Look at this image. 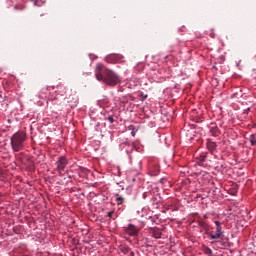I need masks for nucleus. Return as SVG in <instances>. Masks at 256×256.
Instances as JSON below:
<instances>
[{"mask_svg": "<svg viewBox=\"0 0 256 256\" xmlns=\"http://www.w3.org/2000/svg\"><path fill=\"white\" fill-rule=\"evenodd\" d=\"M103 69L105 66L102 63H98L95 68V77L97 81H102L108 87H115L121 83V77L112 70H108L103 75Z\"/></svg>", "mask_w": 256, "mask_h": 256, "instance_id": "f257e3e1", "label": "nucleus"}, {"mask_svg": "<svg viewBox=\"0 0 256 256\" xmlns=\"http://www.w3.org/2000/svg\"><path fill=\"white\" fill-rule=\"evenodd\" d=\"M25 141H27V133L25 131H18L14 133L10 139V145L14 153H19L23 151L25 147Z\"/></svg>", "mask_w": 256, "mask_h": 256, "instance_id": "f03ea898", "label": "nucleus"}, {"mask_svg": "<svg viewBox=\"0 0 256 256\" xmlns=\"http://www.w3.org/2000/svg\"><path fill=\"white\" fill-rule=\"evenodd\" d=\"M144 203L150 209H159V203H161V195L157 193V190L146 191L142 194Z\"/></svg>", "mask_w": 256, "mask_h": 256, "instance_id": "7ed1b4c3", "label": "nucleus"}, {"mask_svg": "<svg viewBox=\"0 0 256 256\" xmlns=\"http://www.w3.org/2000/svg\"><path fill=\"white\" fill-rule=\"evenodd\" d=\"M40 96L47 99V103L52 105H61V99L55 96V88L51 86H46L41 89Z\"/></svg>", "mask_w": 256, "mask_h": 256, "instance_id": "20e7f679", "label": "nucleus"}, {"mask_svg": "<svg viewBox=\"0 0 256 256\" xmlns=\"http://www.w3.org/2000/svg\"><path fill=\"white\" fill-rule=\"evenodd\" d=\"M67 165H69V159L65 156H59L55 162V171L59 173V175H63L65 169H67Z\"/></svg>", "mask_w": 256, "mask_h": 256, "instance_id": "39448f33", "label": "nucleus"}, {"mask_svg": "<svg viewBox=\"0 0 256 256\" xmlns=\"http://www.w3.org/2000/svg\"><path fill=\"white\" fill-rule=\"evenodd\" d=\"M214 223L216 225V230L214 233L210 232L209 239L212 241H219V239H223L225 236V231H223V226H221L219 220L214 221Z\"/></svg>", "mask_w": 256, "mask_h": 256, "instance_id": "423d86ee", "label": "nucleus"}, {"mask_svg": "<svg viewBox=\"0 0 256 256\" xmlns=\"http://www.w3.org/2000/svg\"><path fill=\"white\" fill-rule=\"evenodd\" d=\"M67 93H69V89H67V86L59 84L54 90V97H58L61 100V103H63V99H65V97L69 95Z\"/></svg>", "mask_w": 256, "mask_h": 256, "instance_id": "0eeeda50", "label": "nucleus"}, {"mask_svg": "<svg viewBox=\"0 0 256 256\" xmlns=\"http://www.w3.org/2000/svg\"><path fill=\"white\" fill-rule=\"evenodd\" d=\"M125 235L129 237H138L139 231H141V227L135 226V224H128L123 227Z\"/></svg>", "mask_w": 256, "mask_h": 256, "instance_id": "6e6552de", "label": "nucleus"}, {"mask_svg": "<svg viewBox=\"0 0 256 256\" xmlns=\"http://www.w3.org/2000/svg\"><path fill=\"white\" fill-rule=\"evenodd\" d=\"M161 171V168L159 167V162L157 161H151L148 164V173L151 175V177H157Z\"/></svg>", "mask_w": 256, "mask_h": 256, "instance_id": "1a4fd4ad", "label": "nucleus"}, {"mask_svg": "<svg viewBox=\"0 0 256 256\" xmlns=\"http://www.w3.org/2000/svg\"><path fill=\"white\" fill-rule=\"evenodd\" d=\"M123 60V55L121 54H109L108 56L105 57L106 63H119L120 61Z\"/></svg>", "mask_w": 256, "mask_h": 256, "instance_id": "9d476101", "label": "nucleus"}, {"mask_svg": "<svg viewBox=\"0 0 256 256\" xmlns=\"http://www.w3.org/2000/svg\"><path fill=\"white\" fill-rule=\"evenodd\" d=\"M115 205L118 206L119 211H123L125 209V197L116 194L113 199Z\"/></svg>", "mask_w": 256, "mask_h": 256, "instance_id": "9b49d317", "label": "nucleus"}, {"mask_svg": "<svg viewBox=\"0 0 256 256\" xmlns=\"http://www.w3.org/2000/svg\"><path fill=\"white\" fill-rule=\"evenodd\" d=\"M209 133L212 137H219L221 135V130L217 126V123L211 122L209 125Z\"/></svg>", "mask_w": 256, "mask_h": 256, "instance_id": "f8f14e48", "label": "nucleus"}, {"mask_svg": "<svg viewBox=\"0 0 256 256\" xmlns=\"http://www.w3.org/2000/svg\"><path fill=\"white\" fill-rule=\"evenodd\" d=\"M64 99H68L67 102L71 107H77V103H79V98L75 93L68 94Z\"/></svg>", "mask_w": 256, "mask_h": 256, "instance_id": "ddd939ff", "label": "nucleus"}, {"mask_svg": "<svg viewBox=\"0 0 256 256\" xmlns=\"http://www.w3.org/2000/svg\"><path fill=\"white\" fill-rule=\"evenodd\" d=\"M206 149L211 152V155H215L217 153V142L207 139L206 140Z\"/></svg>", "mask_w": 256, "mask_h": 256, "instance_id": "4468645a", "label": "nucleus"}, {"mask_svg": "<svg viewBox=\"0 0 256 256\" xmlns=\"http://www.w3.org/2000/svg\"><path fill=\"white\" fill-rule=\"evenodd\" d=\"M198 227L200 228V233H205V235H211L210 226L205 221H198Z\"/></svg>", "mask_w": 256, "mask_h": 256, "instance_id": "2eb2a0df", "label": "nucleus"}, {"mask_svg": "<svg viewBox=\"0 0 256 256\" xmlns=\"http://www.w3.org/2000/svg\"><path fill=\"white\" fill-rule=\"evenodd\" d=\"M150 235L154 239H161L163 232H161V229H159V228H151Z\"/></svg>", "mask_w": 256, "mask_h": 256, "instance_id": "dca6fc26", "label": "nucleus"}, {"mask_svg": "<svg viewBox=\"0 0 256 256\" xmlns=\"http://www.w3.org/2000/svg\"><path fill=\"white\" fill-rule=\"evenodd\" d=\"M104 121H109L110 123H115V118H113V111L109 113H104Z\"/></svg>", "mask_w": 256, "mask_h": 256, "instance_id": "f3484780", "label": "nucleus"}, {"mask_svg": "<svg viewBox=\"0 0 256 256\" xmlns=\"http://www.w3.org/2000/svg\"><path fill=\"white\" fill-rule=\"evenodd\" d=\"M98 105H100V107H109V98L104 97L101 100H98Z\"/></svg>", "mask_w": 256, "mask_h": 256, "instance_id": "a211bd4d", "label": "nucleus"}, {"mask_svg": "<svg viewBox=\"0 0 256 256\" xmlns=\"http://www.w3.org/2000/svg\"><path fill=\"white\" fill-rule=\"evenodd\" d=\"M128 131H131L132 137H135V135H137V131H139V127H137L135 125H129Z\"/></svg>", "mask_w": 256, "mask_h": 256, "instance_id": "6ab92c4d", "label": "nucleus"}, {"mask_svg": "<svg viewBox=\"0 0 256 256\" xmlns=\"http://www.w3.org/2000/svg\"><path fill=\"white\" fill-rule=\"evenodd\" d=\"M122 253H124V255H128V253H130L131 256H134L135 253L133 251H131V248H129L128 246H123L121 248Z\"/></svg>", "mask_w": 256, "mask_h": 256, "instance_id": "aec40b11", "label": "nucleus"}, {"mask_svg": "<svg viewBox=\"0 0 256 256\" xmlns=\"http://www.w3.org/2000/svg\"><path fill=\"white\" fill-rule=\"evenodd\" d=\"M202 251L205 255H213V250H211V248H209L208 246H203Z\"/></svg>", "mask_w": 256, "mask_h": 256, "instance_id": "412c9836", "label": "nucleus"}, {"mask_svg": "<svg viewBox=\"0 0 256 256\" xmlns=\"http://www.w3.org/2000/svg\"><path fill=\"white\" fill-rule=\"evenodd\" d=\"M249 141L252 147H256V133L250 135Z\"/></svg>", "mask_w": 256, "mask_h": 256, "instance_id": "4be33fe9", "label": "nucleus"}, {"mask_svg": "<svg viewBox=\"0 0 256 256\" xmlns=\"http://www.w3.org/2000/svg\"><path fill=\"white\" fill-rule=\"evenodd\" d=\"M200 161L205 162L207 161V152H202L199 156Z\"/></svg>", "mask_w": 256, "mask_h": 256, "instance_id": "5701e85b", "label": "nucleus"}, {"mask_svg": "<svg viewBox=\"0 0 256 256\" xmlns=\"http://www.w3.org/2000/svg\"><path fill=\"white\" fill-rule=\"evenodd\" d=\"M216 243H219L221 245V247H223L224 249L226 247H229V242H225V241H215Z\"/></svg>", "mask_w": 256, "mask_h": 256, "instance_id": "b1692460", "label": "nucleus"}, {"mask_svg": "<svg viewBox=\"0 0 256 256\" xmlns=\"http://www.w3.org/2000/svg\"><path fill=\"white\" fill-rule=\"evenodd\" d=\"M124 145L131 147V149H135V144L131 141L126 140V142H124Z\"/></svg>", "mask_w": 256, "mask_h": 256, "instance_id": "393cba45", "label": "nucleus"}, {"mask_svg": "<svg viewBox=\"0 0 256 256\" xmlns=\"http://www.w3.org/2000/svg\"><path fill=\"white\" fill-rule=\"evenodd\" d=\"M14 9L16 11H23V9H25V5H16L14 6Z\"/></svg>", "mask_w": 256, "mask_h": 256, "instance_id": "a878e982", "label": "nucleus"}, {"mask_svg": "<svg viewBox=\"0 0 256 256\" xmlns=\"http://www.w3.org/2000/svg\"><path fill=\"white\" fill-rule=\"evenodd\" d=\"M208 35L209 37H211L212 39H215V30L214 29H210L208 31Z\"/></svg>", "mask_w": 256, "mask_h": 256, "instance_id": "bb28decb", "label": "nucleus"}, {"mask_svg": "<svg viewBox=\"0 0 256 256\" xmlns=\"http://www.w3.org/2000/svg\"><path fill=\"white\" fill-rule=\"evenodd\" d=\"M140 97H141L140 101H145V99H147L148 95L143 93V92H141L140 93Z\"/></svg>", "mask_w": 256, "mask_h": 256, "instance_id": "cd10ccee", "label": "nucleus"}, {"mask_svg": "<svg viewBox=\"0 0 256 256\" xmlns=\"http://www.w3.org/2000/svg\"><path fill=\"white\" fill-rule=\"evenodd\" d=\"M218 61L220 63H225V56L224 55H220L219 58H218Z\"/></svg>", "mask_w": 256, "mask_h": 256, "instance_id": "c85d7f7f", "label": "nucleus"}, {"mask_svg": "<svg viewBox=\"0 0 256 256\" xmlns=\"http://www.w3.org/2000/svg\"><path fill=\"white\" fill-rule=\"evenodd\" d=\"M114 213H115V211H109V212H107V217H109V219H113Z\"/></svg>", "mask_w": 256, "mask_h": 256, "instance_id": "c756f323", "label": "nucleus"}, {"mask_svg": "<svg viewBox=\"0 0 256 256\" xmlns=\"http://www.w3.org/2000/svg\"><path fill=\"white\" fill-rule=\"evenodd\" d=\"M66 175H67L68 179H72V177H73V176H71V174H69L68 171H66Z\"/></svg>", "mask_w": 256, "mask_h": 256, "instance_id": "7c9ffc66", "label": "nucleus"}, {"mask_svg": "<svg viewBox=\"0 0 256 256\" xmlns=\"http://www.w3.org/2000/svg\"><path fill=\"white\" fill-rule=\"evenodd\" d=\"M164 207L167 211H169V205L165 204Z\"/></svg>", "mask_w": 256, "mask_h": 256, "instance_id": "2f4dec72", "label": "nucleus"}, {"mask_svg": "<svg viewBox=\"0 0 256 256\" xmlns=\"http://www.w3.org/2000/svg\"><path fill=\"white\" fill-rule=\"evenodd\" d=\"M150 221H151L152 223H155V220L153 219V217H150Z\"/></svg>", "mask_w": 256, "mask_h": 256, "instance_id": "473e14b6", "label": "nucleus"}, {"mask_svg": "<svg viewBox=\"0 0 256 256\" xmlns=\"http://www.w3.org/2000/svg\"><path fill=\"white\" fill-rule=\"evenodd\" d=\"M138 164H139V169H141L142 162L139 161Z\"/></svg>", "mask_w": 256, "mask_h": 256, "instance_id": "72a5a7b5", "label": "nucleus"}, {"mask_svg": "<svg viewBox=\"0 0 256 256\" xmlns=\"http://www.w3.org/2000/svg\"><path fill=\"white\" fill-rule=\"evenodd\" d=\"M165 60H167V59H169V56H165V58H164Z\"/></svg>", "mask_w": 256, "mask_h": 256, "instance_id": "f704fd0d", "label": "nucleus"}, {"mask_svg": "<svg viewBox=\"0 0 256 256\" xmlns=\"http://www.w3.org/2000/svg\"><path fill=\"white\" fill-rule=\"evenodd\" d=\"M170 51H175V49L171 48Z\"/></svg>", "mask_w": 256, "mask_h": 256, "instance_id": "c9c22d12", "label": "nucleus"}, {"mask_svg": "<svg viewBox=\"0 0 256 256\" xmlns=\"http://www.w3.org/2000/svg\"><path fill=\"white\" fill-rule=\"evenodd\" d=\"M162 213H167V211L163 210Z\"/></svg>", "mask_w": 256, "mask_h": 256, "instance_id": "e433bc0d", "label": "nucleus"}]
</instances>
